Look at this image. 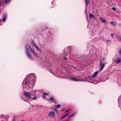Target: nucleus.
I'll return each mask as SVG.
<instances>
[{"instance_id": "c756f323", "label": "nucleus", "mask_w": 121, "mask_h": 121, "mask_svg": "<svg viewBox=\"0 0 121 121\" xmlns=\"http://www.w3.org/2000/svg\"><path fill=\"white\" fill-rule=\"evenodd\" d=\"M43 95H48V94L47 93H44L43 94Z\"/></svg>"}, {"instance_id": "2eb2a0df", "label": "nucleus", "mask_w": 121, "mask_h": 121, "mask_svg": "<svg viewBox=\"0 0 121 121\" xmlns=\"http://www.w3.org/2000/svg\"><path fill=\"white\" fill-rule=\"evenodd\" d=\"M85 2L86 4V9L87 8L88 4L90 3V0H85Z\"/></svg>"}, {"instance_id": "5701e85b", "label": "nucleus", "mask_w": 121, "mask_h": 121, "mask_svg": "<svg viewBox=\"0 0 121 121\" xmlns=\"http://www.w3.org/2000/svg\"><path fill=\"white\" fill-rule=\"evenodd\" d=\"M60 104H58L57 105H56L54 108H59L60 107Z\"/></svg>"}, {"instance_id": "aec40b11", "label": "nucleus", "mask_w": 121, "mask_h": 121, "mask_svg": "<svg viewBox=\"0 0 121 121\" xmlns=\"http://www.w3.org/2000/svg\"><path fill=\"white\" fill-rule=\"evenodd\" d=\"M49 99L51 100H53V102H54L55 101V99H54L53 97H51Z\"/></svg>"}, {"instance_id": "393cba45", "label": "nucleus", "mask_w": 121, "mask_h": 121, "mask_svg": "<svg viewBox=\"0 0 121 121\" xmlns=\"http://www.w3.org/2000/svg\"><path fill=\"white\" fill-rule=\"evenodd\" d=\"M53 110L55 111L56 113H58V110L56 108H53Z\"/></svg>"}, {"instance_id": "f3484780", "label": "nucleus", "mask_w": 121, "mask_h": 121, "mask_svg": "<svg viewBox=\"0 0 121 121\" xmlns=\"http://www.w3.org/2000/svg\"><path fill=\"white\" fill-rule=\"evenodd\" d=\"M69 114V113H66L63 115L62 117L60 118V119L61 120L65 118Z\"/></svg>"}, {"instance_id": "a211bd4d", "label": "nucleus", "mask_w": 121, "mask_h": 121, "mask_svg": "<svg viewBox=\"0 0 121 121\" xmlns=\"http://www.w3.org/2000/svg\"><path fill=\"white\" fill-rule=\"evenodd\" d=\"M105 59L104 58H101L99 60V63H103L102 62L105 61Z\"/></svg>"}, {"instance_id": "423d86ee", "label": "nucleus", "mask_w": 121, "mask_h": 121, "mask_svg": "<svg viewBox=\"0 0 121 121\" xmlns=\"http://www.w3.org/2000/svg\"><path fill=\"white\" fill-rule=\"evenodd\" d=\"M69 78L70 79L72 80L75 81H80V80L77 77L73 76H70Z\"/></svg>"}, {"instance_id": "9d476101", "label": "nucleus", "mask_w": 121, "mask_h": 121, "mask_svg": "<svg viewBox=\"0 0 121 121\" xmlns=\"http://www.w3.org/2000/svg\"><path fill=\"white\" fill-rule=\"evenodd\" d=\"M114 62L116 64H119L121 62V57H118L116 60H114Z\"/></svg>"}, {"instance_id": "f8f14e48", "label": "nucleus", "mask_w": 121, "mask_h": 121, "mask_svg": "<svg viewBox=\"0 0 121 121\" xmlns=\"http://www.w3.org/2000/svg\"><path fill=\"white\" fill-rule=\"evenodd\" d=\"M118 102L119 106L120 108V109L121 111V95L118 98Z\"/></svg>"}, {"instance_id": "1a4fd4ad", "label": "nucleus", "mask_w": 121, "mask_h": 121, "mask_svg": "<svg viewBox=\"0 0 121 121\" xmlns=\"http://www.w3.org/2000/svg\"><path fill=\"white\" fill-rule=\"evenodd\" d=\"M100 63V71H101L103 69L106 63Z\"/></svg>"}, {"instance_id": "dca6fc26", "label": "nucleus", "mask_w": 121, "mask_h": 121, "mask_svg": "<svg viewBox=\"0 0 121 121\" xmlns=\"http://www.w3.org/2000/svg\"><path fill=\"white\" fill-rule=\"evenodd\" d=\"M77 112H75L73 113L71 115L69 116V117L71 118L74 117L77 114Z\"/></svg>"}, {"instance_id": "72a5a7b5", "label": "nucleus", "mask_w": 121, "mask_h": 121, "mask_svg": "<svg viewBox=\"0 0 121 121\" xmlns=\"http://www.w3.org/2000/svg\"><path fill=\"white\" fill-rule=\"evenodd\" d=\"M101 81H102V82H104V81H105V80L104 79V80H102Z\"/></svg>"}, {"instance_id": "4be33fe9", "label": "nucleus", "mask_w": 121, "mask_h": 121, "mask_svg": "<svg viewBox=\"0 0 121 121\" xmlns=\"http://www.w3.org/2000/svg\"><path fill=\"white\" fill-rule=\"evenodd\" d=\"M30 95H31V96H33L35 94H34V92L33 91H30Z\"/></svg>"}, {"instance_id": "473e14b6", "label": "nucleus", "mask_w": 121, "mask_h": 121, "mask_svg": "<svg viewBox=\"0 0 121 121\" xmlns=\"http://www.w3.org/2000/svg\"><path fill=\"white\" fill-rule=\"evenodd\" d=\"M113 35H114V34H111V36L112 38H113Z\"/></svg>"}, {"instance_id": "cd10ccee", "label": "nucleus", "mask_w": 121, "mask_h": 121, "mask_svg": "<svg viewBox=\"0 0 121 121\" xmlns=\"http://www.w3.org/2000/svg\"><path fill=\"white\" fill-rule=\"evenodd\" d=\"M32 91L34 92V94H35V93L37 92V91L35 90H34Z\"/></svg>"}, {"instance_id": "4c0bfd02", "label": "nucleus", "mask_w": 121, "mask_h": 121, "mask_svg": "<svg viewBox=\"0 0 121 121\" xmlns=\"http://www.w3.org/2000/svg\"><path fill=\"white\" fill-rule=\"evenodd\" d=\"M1 5V3H0V6Z\"/></svg>"}, {"instance_id": "7ed1b4c3", "label": "nucleus", "mask_w": 121, "mask_h": 121, "mask_svg": "<svg viewBox=\"0 0 121 121\" xmlns=\"http://www.w3.org/2000/svg\"><path fill=\"white\" fill-rule=\"evenodd\" d=\"M25 52L27 56L31 60H33V58L30 54V51L32 52L34 55L38 57H39V54L37 53L31 47V46L29 45H27L25 46Z\"/></svg>"}, {"instance_id": "6ab92c4d", "label": "nucleus", "mask_w": 121, "mask_h": 121, "mask_svg": "<svg viewBox=\"0 0 121 121\" xmlns=\"http://www.w3.org/2000/svg\"><path fill=\"white\" fill-rule=\"evenodd\" d=\"M7 18V16L6 15H4L2 19V20L3 21H5L6 20V19Z\"/></svg>"}, {"instance_id": "e433bc0d", "label": "nucleus", "mask_w": 121, "mask_h": 121, "mask_svg": "<svg viewBox=\"0 0 121 121\" xmlns=\"http://www.w3.org/2000/svg\"><path fill=\"white\" fill-rule=\"evenodd\" d=\"M92 51V49H91L90 50V52H91Z\"/></svg>"}, {"instance_id": "58836bf2", "label": "nucleus", "mask_w": 121, "mask_h": 121, "mask_svg": "<svg viewBox=\"0 0 121 121\" xmlns=\"http://www.w3.org/2000/svg\"><path fill=\"white\" fill-rule=\"evenodd\" d=\"M14 119H13V121H14Z\"/></svg>"}, {"instance_id": "ddd939ff", "label": "nucleus", "mask_w": 121, "mask_h": 121, "mask_svg": "<svg viewBox=\"0 0 121 121\" xmlns=\"http://www.w3.org/2000/svg\"><path fill=\"white\" fill-rule=\"evenodd\" d=\"M99 19L103 23H106L107 22L106 20L104 18L102 17H100Z\"/></svg>"}, {"instance_id": "f03ea898", "label": "nucleus", "mask_w": 121, "mask_h": 121, "mask_svg": "<svg viewBox=\"0 0 121 121\" xmlns=\"http://www.w3.org/2000/svg\"><path fill=\"white\" fill-rule=\"evenodd\" d=\"M64 53L62 59L64 61H67L72 56H75L76 54V48L73 47L69 46L65 49Z\"/></svg>"}, {"instance_id": "b1692460", "label": "nucleus", "mask_w": 121, "mask_h": 121, "mask_svg": "<svg viewBox=\"0 0 121 121\" xmlns=\"http://www.w3.org/2000/svg\"><path fill=\"white\" fill-rule=\"evenodd\" d=\"M21 98L22 99H23L25 102H27L28 101L25 98L23 97H21Z\"/></svg>"}, {"instance_id": "c9c22d12", "label": "nucleus", "mask_w": 121, "mask_h": 121, "mask_svg": "<svg viewBox=\"0 0 121 121\" xmlns=\"http://www.w3.org/2000/svg\"><path fill=\"white\" fill-rule=\"evenodd\" d=\"M94 92H91V94H94Z\"/></svg>"}, {"instance_id": "a19ab883", "label": "nucleus", "mask_w": 121, "mask_h": 121, "mask_svg": "<svg viewBox=\"0 0 121 121\" xmlns=\"http://www.w3.org/2000/svg\"><path fill=\"white\" fill-rule=\"evenodd\" d=\"M66 121H68V120H66Z\"/></svg>"}, {"instance_id": "2f4dec72", "label": "nucleus", "mask_w": 121, "mask_h": 121, "mask_svg": "<svg viewBox=\"0 0 121 121\" xmlns=\"http://www.w3.org/2000/svg\"><path fill=\"white\" fill-rule=\"evenodd\" d=\"M112 9L114 10H116V9L115 7H113L112 8Z\"/></svg>"}, {"instance_id": "bb28decb", "label": "nucleus", "mask_w": 121, "mask_h": 121, "mask_svg": "<svg viewBox=\"0 0 121 121\" xmlns=\"http://www.w3.org/2000/svg\"><path fill=\"white\" fill-rule=\"evenodd\" d=\"M89 17L90 18H91L93 17L94 16V15L92 14H90L89 15Z\"/></svg>"}, {"instance_id": "39448f33", "label": "nucleus", "mask_w": 121, "mask_h": 121, "mask_svg": "<svg viewBox=\"0 0 121 121\" xmlns=\"http://www.w3.org/2000/svg\"><path fill=\"white\" fill-rule=\"evenodd\" d=\"M23 93L27 99L30 100L31 98H32L33 100H35L36 99V95H35L34 98H32L31 97L30 94L29 92L25 91Z\"/></svg>"}, {"instance_id": "ea45409f", "label": "nucleus", "mask_w": 121, "mask_h": 121, "mask_svg": "<svg viewBox=\"0 0 121 121\" xmlns=\"http://www.w3.org/2000/svg\"><path fill=\"white\" fill-rule=\"evenodd\" d=\"M103 40L104 41V40Z\"/></svg>"}, {"instance_id": "412c9836", "label": "nucleus", "mask_w": 121, "mask_h": 121, "mask_svg": "<svg viewBox=\"0 0 121 121\" xmlns=\"http://www.w3.org/2000/svg\"><path fill=\"white\" fill-rule=\"evenodd\" d=\"M110 24L112 25H113L115 26L117 24L116 22H112L110 23Z\"/></svg>"}, {"instance_id": "a878e982", "label": "nucleus", "mask_w": 121, "mask_h": 121, "mask_svg": "<svg viewBox=\"0 0 121 121\" xmlns=\"http://www.w3.org/2000/svg\"><path fill=\"white\" fill-rule=\"evenodd\" d=\"M10 0H4V3H5L8 4Z\"/></svg>"}, {"instance_id": "f257e3e1", "label": "nucleus", "mask_w": 121, "mask_h": 121, "mask_svg": "<svg viewBox=\"0 0 121 121\" xmlns=\"http://www.w3.org/2000/svg\"><path fill=\"white\" fill-rule=\"evenodd\" d=\"M36 78V75L34 73H31L26 75L24 80L22 82V86L23 89H30L34 86L35 82V79H33Z\"/></svg>"}, {"instance_id": "4468645a", "label": "nucleus", "mask_w": 121, "mask_h": 121, "mask_svg": "<svg viewBox=\"0 0 121 121\" xmlns=\"http://www.w3.org/2000/svg\"><path fill=\"white\" fill-rule=\"evenodd\" d=\"M48 68L47 69L50 72H51L52 70L53 69L52 68V66H48L47 67Z\"/></svg>"}, {"instance_id": "f704fd0d", "label": "nucleus", "mask_w": 121, "mask_h": 121, "mask_svg": "<svg viewBox=\"0 0 121 121\" xmlns=\"http://www.w3.org/2000/svg\"><path fill=\"white\" fill-rule=\"evenodd\" d=\"M43 98H45L46 97L45 96V95H43Z\"/></svg>"}, {"instance_id": "c85d7f7f", "label": "nucleus", "mask_w": 121, "mask_h": 121, "mask_svg": "<svg viewBox=\"0 0 121 121\" xmlns=\"http://www.w3.org/2000/svg\"><path fill=\"white\" fill-rule=\"evenodd\" d=\"M110 41V40H106V41L107 43H109Z\"/></svg>"}, {"instance_id": "6e6552de", "label": "nucleus", "mask_w": 121, "mask_h": 121, "mask_svg": "<svg viewBox=\"0 0 121 121\" xmlns=\"http://www.w3.org/2000/svg\"><path fill=\"white\" fill-rule=\"evenodd\" d=\"M32 42L33 44L34 47H35L36 49H37L39 51L41 52H42L41 50L39 48L38 46L37 45H36V44L35 43L34 41L33 40H32Z\"/></svg>"}, {"instance_id": "7c9ffc66", "label": "nucleus", "mask_w": 121, "mask_h": 121, "mask_svg": "<svg viewBox=\"0 0 121 121\" xmlns=\"http://www.w3.org/2000/svg\"><path fill=\"white\" fill-rule=\"evenodd\" d=\"M70 109H69L67 110L65 112V113L67 112H69V111H70Z\"/></svg>"}, {"instance_id": "0eeeda50", "label": "nucleus", "mask_w": 121, "mask_h": 121, "mask_svg": "<svg viewBox=\"0 0 121 121\" xmlns=\"http://www.w3.org/2000/svg\"><path fill=\"white\" fill-rule=\"evenodd\" d=\"M32 42L33 44L34 47H35L36 49H37L39 51L41 52H42L41 50L39 48L38 46L37 45H36V44L35 43L34 41L33 40H32Z\"/></svg>"}, {"instance_id": "9b49d317", "label": "nucleus", "mask_w": 121, "mask_h": 121, "mask_svg": "<svg viewBox=\"0 0 121 121\" xmlns=\"http://www.w3.org/2000/svg\"><path fill=\"white\" fill-rule=\"evenodd\" d=\"M48 116L51 117L53 118L55 116L54 112L52 111L48 113Z\"/></svg>"}, {"instance_id": "20e7f679", "label": "nucleus", "mask_w": 121, "mask_h": 121, "mask_svg": "<svg viewBox=\"0 0 121 121\" xmlns=\"http://www.w3.org/2000/svg\"><path fill=\"white\" fill-rule=\"evenodd\" d=\"M99 71H98L95 72L92 75H89L88 76V78H86V80L88 81L89 82L93 83L94 82V78L98 74Z\"/></svg>"}]
</instances>
